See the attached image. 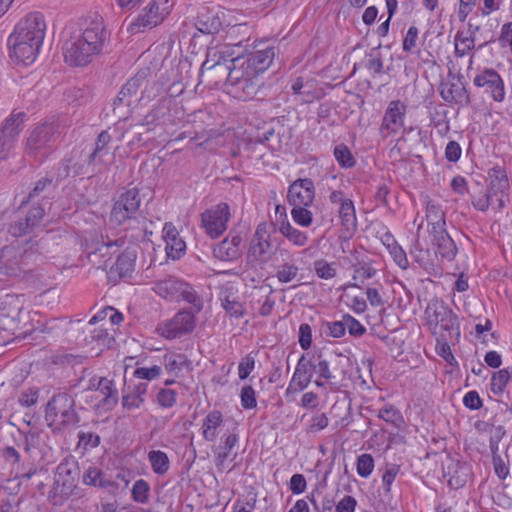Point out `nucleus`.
I'll return each instance as SVG.
<instances>
[{
    "instance_id": "f257e3e1",
    "label": "nucleus",
    "mask_w": 512,
    "mask_h": 512,
    "mask_svg": "<svg viewBox=\"0 0 512 512\" xmlns=\"http://www.w3.org/2000/svg\"><path fill=\"white\" fill-rule=\"evenodd\" d=\"M46 23L39 12L28 14L15 26L7 40L10 59L24 66L32 64L45 37Z\"/></svg>"
},
{
    "instance_id": "f03ea898",
    "label": "nucleus",
    "mask_w": 512,
    "mask_h": 512,
    "mask_svg": "<svg viewBox=\"0 0 512 512\" xmlns=\"http://www.w3.org/2000/svg\"><path fill=\"white\" fill-rule=\"evenodd\" d=\"M110 32L107 30L104 19L95 14L86 19L80 35L66 41L63 47L66 63L71 66H85L99 55L107 41Z\"/></svg>"
},
{
    "instance_id": "7ed1b4c3",
    "label": "nucleus",
    "mask_w": 512,
    "mask_h": 512,
    "mask_svg": "<svg viewBox=\"0 0 512 512\" xmlns=\"http://www.w3.org/2000/svg\"><path fill=\"white\" fill-rule=\"evenodd\" d=\"M232 71L229 73V83L225 84L228 94L236 99L247 101L251 99H263L262 78L255 72L245 68L243 64L236 63L231 59Z\"/></svg>"
},
{
    "instance_id": "20e7f679",
    "label": "nucleus",
    "mask_w": 512,
    "mask_h": 512,
    "mask_svg": "<svg viewBox=\"0 0 512 512\" xmlns=\"http://www.w3.org/2000/svg\"><path fill=\"white\" fill-rule=\"evenodd\" d=\"M428 323L434 325V334L440 339L457 340L460 327L457 315L440 299H432L426 309Z\"/></svg>"
},
{
    "instance_id": "39448f33",
    "label": "nucleus",
    "mask_w": 512,
    "mask_h": 512,
    "mask_svg": "<svg viewBox=\"0 0 512 512\" xmlns=\"http://www.w3.org/2000/svg\"><path fill=\"white\" fill-rule=\"evenodd\" d=\"M74 406L75 401L71 395L66 392L57 393L46 405L45 420L55 429L75 426L79 422V417Z\"/></svg>"
},
{
    "instance_id": "423d86ee",
    "label": "nucleus",
    "mask_w": 512,
    "mask_h": 512,
    "mask_svg": "<svg viewBox=\"0 0 512 512\" xmlns=\"http://www.w3.org/2000/svg\"><path fill=\"white\" fill-rule=\"evenodd\" d=\"M153 290L160 297L169 301L184 300L191 304L197 312L203 307V302L194 288L174 276H167L154 283Z\"/></svg>"
},
{
    "instance_id": "0eeeda50",
    "label": "nucleus",
    "mask_w": 512,
    "mask_h": 512,
    "mask_svg": "<svg viewBox=\"0 0 512 512\" xmlns=\"http://www.w3.org/2000/svg\"><path fill=\"white\" fill-rule=\"evenodd\" d=\"M150 69L145 67L140 69L132 78H130L126 84L122 87L121 91L118 93L115 104H121L126 102L127 105H130L131 102L127 100L128 97H132L136 95V93L141 89V97L140 100L150 101L155 98L162 90V86L157 82L149 83L148 77L150 75Z\"/></svg>"
},
{
    "instance_id": "6e6552de",
    "label": "nucleus",
    "mask_w": 512,
    "mask_h": 512,
    "mask_svg": "<svg viewBox=\"0 0 512 512\" xmlns=\"http://www.w3.org/2000/svg\"><path fill=\"white\" fill-rule=\"evenodd\" d=\"M173 3L171 0H153L129 26L131 33H139L146 28L159 25L170 13Z\"/></svg>"
},
{
    "instance_id": "1a4fd4ad",
    "label": "nucleus",
    "mask_w": 512,
    "mask_h": 512,
    "mask_svg": "<svg viewBox=\"0 0 512 512\" xmlns=\"http://www.w3.org/2000/svg\"><path fill=\"white\" fill-rule=\"evenodd\" d=\"M56 127L45 123L32 130L26 141V151L30 156L42 160L48 155L51 143L55 141Z\"/></svg>"
},
{
    "instance_id": "9d476101",
    "label": "nucleus",
    "mask_w": 512,
    "mask_h": 512,
    "mask_svg": "<svg viewBox=\"0 0 512 512\" xmlns=\"http://www.w3.org/2000/svg\"><path fill=\"white\" fill-rule=\"evenodd\" d=\"M141 203V197L137 188H131L122 193L115 201L111 214L110 222L115 225H122L127 220L132 219L138 211Z\"/></svg>"
},
{
    "instance_id": "9b49d317",
    "label": "nucleus",
    "mask_w": 512,
    "mask_h": 512,
    "mask_svg": "<svg viewBox=\"0 0 512 512\" xmlns=\"http://www.w3.org/2000/svg\"><path fill=\"white\" fill-rule=\"evenodd\" d=\"M406 112L407 106L400 100H392L388 104L379 127V134L383 139L399 133L402 129L405 131Z\"/></svg>"
},
{
    "instance_id": "f8f14e48",
    "label": "nucleus",
    "mask_w": 512,
    "mask_h": 512,
    "mask_svg": "<svg viewBox=\"0 0 512 512\" xmlns=\"http://www.w3.org/2000/svg\"><path fill=\"white\" fill-rule=\"evenodd\" d=\"M194 327V314L187 310H181L173 318L159 323L156 331L166 339H175L190 333Z\"/></svg>"
},
{
    "instance_id": "ddd939ff",
    "label": "nucleus",
    "mask_w": 512,
    "mask_h": 512,
    "mask_svg": "<svg viewBox=\"0 0 512 512\" xmlns=\"http://www.w3.org/2000/svg\"><path fill=\"white\" fill-rule=\"evenodd\" d=\"M231 217L227 203H219L201 215L202 227L211 238H217L227 229V222Z\"/></svg>"
},
{
    "instance_id": "4468645a",
    "label": "nucleus",
    "mask_w": 512,
    "mask_h": 512,
    "mask_svg": "<svg viewBox=\"0 0 512 512\" xmlns=\"http://www.w3.org/2000/svg\"><path fill=\"white\" fill-rule=\"evenodd\" d=\"M25 114L12 113L0 128V161L7 158L23 129Z\"/></svg>"
},
{
    "instance_id": "2eb2a0df",
    "label": "nucleus",
    "mask_w": 512,
    "mask_h": 512,
    "mask_svg": "<svg viewBox=\"0 0 512 512\" xmlns=\"http://www.w3.org/2000/svg\"><path fill=\"white\" fill-rule=\"evenodd\" d=\"M272 253V244L270 241L269 225L265 222L260 223L253 235L248 258L257 263H265Z\"/></svg>"
},
{
    "instance_id": "dca6fc26",
    "label": "nucleus",
    "mask_w": 512,
    "mask_h": 512,
    "mask_svg": "<svg viewBox=\"0 0 512 512\" xmlns=\"http://www.w3.org/2000/svg\"><path fill=\"white\" fill-rule=\"evenodd\" d=\"M276 47L267 45L263 48L256 49L244 57L233 58L236 63L243 64V66L260 76L272 64L275 57Z\"/></svg>"
},
{
    "instance_id": "f3484780",
    "label": "nucleus",
    "mask_w": 512,
    "mask_h": 512,
    "mask_svg": "<svg viewBox=\"0 0 512 512\" xmlns=\"http://www.w3.org/2000/svg\"><path fill=\"white\" fill-rule=\"evenodd\" d=\"M47 207H50V202L43 199L41 204L30 209L25 218L14 221L10 225L9 232L14 237H21L31 233L44 217Z\"/></svg>"
},
{
    "instance_id": "a211bd4d",
    "label": "nucleus",
    "mask_w": 512,
    "mask_h": 512,
    "mask_svg": "<svg viewBox=\"0 0 512 512\" xmlns=\"http://www.w3.org/2000/svg\"><path fill=\"white\" fill-rule=\"evenodd\" d=\"M24 250L20 246L8 245L0 249V273L5 276H19L23 270Z\"/></svg>"
},
{
    "instance_id": "6ab92c4d",
    "label": "nucleus",
    "mask_w": 512,
    "mask_h": 512,
    "mask_svg": "<svg viewBox=\"0 0 512 512\" xmlns=\"http://www.w3.org/2000/svg\"><path fill=\"white\" fill-rule=\"evenodd\" d=\"M476 87H485L493 100L502 102L505 98L504 82L501 76L492 68H485L473 79Z\"/></svg>"
},
{
    "instance_id": "aec40b11",
    "label": "nucleus",
    "mask_w": 512,
    "mask_h": 512,
    "mask_svg": "<svg viewBox=\"0 0 512 512\" xmlns=\"http://www.w3.org/2000/svg\"><path fill=\"white\" fill-rule=\"evenodd\" d=\"M314 197V183L309 178L297 179L288 188L287 198L292 206H309Z\"/></svg>"
},
{
    "instance_id": "412c9836",
    "label": "nucleus",
    "mask_w": 512,
    "mask_h": 512,
    "mask_svg": "<svg viewBox=\"0 0 512 512\" xmlns=\"http://www.w3.org/2000/svg\"><path fill=\"white\" fill-rule=\"evenodd\" d=\"M242 249V237L230 234L213 249V254L221 261H235L241 257Z\"/></svg>"
},
{
    "instance_id": "4be33fe9",
    "label": "nucleus",
    "mask_w": 512,
    "mask_h": 512,
    "mask_svg": "<svg viewBox=\"0 0 512 512\" xmlns=\"http://www.w3.org/2000/svg\"><path fill=\"white\" fill-rule=\"evenodd\" d=\"M432 245L435 247L436 254L442 258L452 261L457 255V246L452 237L446 231V228L439 230H429Z\"/></svg>"
},
{
    "instance_id": "5701e85b",
    "label": "nucleus",
    "mask_w": 512,
    "mask_h": 512,
    "mask_svg": "<svg viewBox=\"0 0 512 512\" xmlns=\"http://www.w3.org/2000/svg\"><path fill=\"white\" fill-rule=\"evenodd\" d=\"M313 373L312 358L307 357V355H302L297 362L294 374L286 392L288 393L293 386H295V390H304L310 384Z\"/></svg>"
},
{
    "instance_id": "b1692460",
    "label": "nucleus",
    "mask_w": 512,
    "mask_h": 512,
    "mask_svg": "<svg viewBox=\"0 0 512 512\" xmlns=\"http://www.w3.org/2000/svg\"><path fill=\"white\" fill-rule=\"evenodd\" d=\"M163 238L166 242L165 250L167 256L173 260L179 259L186 250V243L179 237V233L172 223H165Z\"/></svg>"
},
{
    "instance_id": "393cba45",
    "label": "nucleus",
    "mask_w": 512,
    "mask_h": 512,
    "mask_svg": "<svg viewBox=\"0 0 512 512\" xmlns=\"http://www.w3.org/2000/svg\"><path fill=\"white\" fill-rule=\"evenodd\" d=\"M96 380L93 379L91 386L95 387L96 393H99L98 397H102L99 400V405L104 409H112L118 402V391L113 387V381L101 377L97 380V384H95Z\"/></svg>"
},
{
    "instance_id": "a878e982",
    "label": "nucleus",
    "mask_w": 512,
    "mask_h": 512,
    "mask_svg": "<svg viewBox=\"0 0 512 512\" xmlns=\"http://www.w3.org/2000/svg\"><path fill=\"white\" fill-rule=\"evenodd\" d=\"M148 384L140 382L133 386L128 385L123 392L122 406L127 410L138 409L142 406L145 399L144 396L147 393Z\"/></svg>"
},
{
    "instance_id": "bb28decb",
    "label": "nucleus",
    "mask_w": 512,
    "mask_h": 512,
    "mask_svg": "<svg viewBox=\"0 0 512 512\" xmlns=\"http://www.w3.org/2000/svg\"><path fill=\"white\" fill-rule=\"evenodd\" d=\"M162 364L165 371L175 378L180 377L184 369H191V361L182 353L168 352L164 354Z\"/></svg>"
},
{
    "instance_id": "cd10ccee",
    "label": "nucleus",
    "mask_w": 512,
    "mask_h": 512,
    "mask_svg": "<svg viewBox=\"0 0 512 512\" xmlns=\"http://www.w3.org/2000/svg\"><path fill=\"white\" fill-rule=\"evenodd\" d=\"M233 64L231 59H223V61L217 60L212 62L206 59L201 66V74L208 72L210 77L215 78V82L225 80V84L229 83V73L232 71Z\"/></svg>"
},
{
    "instance_id": "c85d7f7f",
    "label": "nucleus",
    "mask_w": 512,
    "mask_h": 512,
    "mask_svg": "<svg viewBox=\"0 0 512 512\" xmlns=\"http://www.w3.org/2000/svg\"><path fill=\"white\" fill-rule=\"evenodd\" d=\"M439 92L445 102H455L466 105L470 103V96L462 84L452 82L442 83Z\"/></svg>"
},
{
    "instance_id": "c756f323",
    "label": "nucleus",
    "mask_w": 512,
    "mask_h": 512,
    "mask_svg": "<svg viewBox=\"0 0 512 512\" xmlns=\"http://www.w3.org/2000/svg\"><path fill=\"white\" fill-rule=\"evenodd\" d=\"M83 483L86 485L107 489L109 491L118 489V484L109 479L107 475L96 466H90L84 472Z\"/></svg>"
},
{
    "instance_id": "7c9ffc66",
    "label": "nucleus",
    "mask_w": 512,
    "mask_h": 512,
    "mask_svg": "<svg viewBox=\"0 0 512 512\" xmlns=\"http://www.w3.org/2000/svg\"><path fill=\"white\" fill-rule=\"evenodd\" d=\"M136 250L126 248L117 258L114 266L111 267V274H117L120 278L130 276L134 271Z\"/></svg>"
},
{
    "instance_id": "2f4dec72",
    "label": "nucleus",
    "mask_w": 512,
    "mask_h": 512,
    "mask_svg": "<svg viewBox=\"0 0 512 512\" xmlns=\"http://www.w3.org/2000/svg\"><path fill=\"white\" fill-rule=\"evenodd\" d=\"M338 214L343 232L346 236L351 237L357 230V219L353 201L341 203Z\"/></svg>"
},
{
    "instance_id": "473e14b6",
    "label": "nucleus",
    "mask_w": 512,
    "mask_h": 512,
    "mask_svg": "<svg viewBox=\"0 0 512 512\" xmlns=\"http://www.w3.org/2000/svg\"><path fill=\"white\" fill-rule=\"evenodd\" d=\"M195 26L203 34H216L222 27V21L216 13L205 10L198 14Z\"/></svg>"
},
{
    "instance_id": "72a5a7b5",
    "label": "nucleus",
    "mask_w": 512,
    "mask_h": 512,
    "mask_svg": "<svg viewBox=\"0 0 512 512\" xmlns=\"http://www.w3.org/2000/svg\"><path fill=\"white\" fill-rule=\"evenodd\" d=\"M315 83L316 81L314 79L305 80L302 77H297L293 80L291 89L294 94L302 95L304 102L310 103L319 97L316 92Z\"/></svg>"
},
{
    "instance_id": "f704fd0d",
    "label": "nucleus",
    "mask_w": 512,
    "mask_h": 512,
    "mask_svg": "<svg viewBox=\"0 0 512 512\" xmlns=\"http://www.w3.org/2000/svg\"><path fill=\"white\" fill-rule=\"evenodd\" d=\"M83 173V164L74 156L65 157L57 167V179L64 180L68 177H76Z\"/></svg>"
},
{
    "instance_id": "c9c22d12",
    "label": "nucleus",
    "mask_w": 512,
    "mask_h": 512,
    "mask_svg": "<svg viewBox=\"0 0 512 512\" xmlns=\"http://www.w3.org/2000/svg\"><path fill=\"white\" fill-rule=\"evenodd\" d=\"M222 413L218 410L211 411L203 420L202 435L206 441H214L217 437L216 429L222 424Z\"/></svg>"
},
{
    "instance_id": "e433bc0d",
    "label": "nucleus",
    "mask_w": 512,
    "mask_h": 512,
    "mask_svg": "<svg viewBox=\"0 0 512 512\" xmlns=\"http://www.w3.org/2000/svg\"><path fill=\"white\" fill-rule=\"evenodd\" d=\"M126 243V238L121 236L115 239L110 238L108 235L101 236V244L96 247L95 251L92 252V255L99 254L102 257L107 255H112L118 252V250L124 247Z\"/></svg>"
},
{
    "instance_id": "4c0bfd02",
    "label": "nucleus",
    "mask_w": 512,
    "mask_h": 512,
    "mask_svg": "<svg viewBox=\"0 0 512 512\" xmlns=\"http://www.w3.org/2000/svg\"><path fill=\"white\" fill-rule=\"evenodd\" d=\"M352 267L354 270L352 280L354 282L348 283L347 287L360 288L361 286L357 281L364 283L365 280L373 278L377 273V270L371 265V263L364 261L353 264Z\"/></svg>"
},
{
    "instance_id": "58836bf2",
    "label": "nucleus",
    "mask_w": 512,
    "mask_h": 512,
    "mask_svg": "<svg viewBox=\"0 0 512 512\" xmlns=\"http://www.w3.org/2000/svg\"><path fill=\"white\" fill-rule=\"evenodd\" d=\"M148 460L153 472L157 475H164L169 470L170 461L167 454L163 451L151 450L148 453Z\"/></svg>"
},
{
    "instance_id": "ea45409f",
    "label": "nucleus",
    "mask_w": 512,
    "mask_h": 512,
    "mask_svg": "<svg viewBox=\"0 0 512 512\" xmlns=\"http://www.w3.org/2000/svg\"><path fill=\"white\" fill-rule=\"evenodd\" d=\"M426 219L428 225L431 226L430 230H439L445 228V214L440 206L433 203H428L426 207Z\"/></svg>"
},
{
    "instance_id": "a19ab883",
    "label": "nucleus",
    "mask_w": 512,
    "mask_h": 512,
    "mask_svg": "<svg viewBox=\"0 0 512 512\" xmlns=\"http://www.w3.org/2000/svg\"><path fill=\"white\" fill-rule=\"evenodd\" d=\"M279 231L285 238L296 246L302 247L306 245L308 241L307 234L294 228L288 221L281 223Z\"/></svg>"
},
{
    "instance_id": "79ce46f5",
    "label": "nucleus",
    "mask_w": 512,
    "mask_h": 512,
    "mask_svg": "<svg viewBox=\"0 0 512 512\" xmlns=\"http://www.w3.org/2000/svg\"><path fill=\"white\" fill-rule=\"evenodd\" d=\"M112 337L109 336L106 328H95L90 331V335L85 337V341L87 344L96 343L97 347H93L92 349H97L101 351L103 348H108L110 346Z\"/></svg>"
},
{
    "instance_id": "37998d69",
    "label": "nucleus",
    "mask_w": 512,
    "mask_h": 512,
    "mask_svg": "<svg viewBox=\"0 0 512 512\" xmlns=\"http://www.w3.org/2000/svg\"><path fill=\"white\" fill-rule=\"evenodd\" d=\"M299 267L290 262L283 263L277 267L276 278L280 283H289L297 278Z\"/></svg>"
},
{
    "instance_id": "c03bdc74",
    "label": "nucleus",
    "mask_w": 512,
    "mask_h": 512,
    "mask_svg": "<svg viewBox=\"0 0 512 512\" xmlns=\"http://www.w3.org/2000/svg\"><path fill=\"white\" fill-rule=\"evenodd\" d=\"M334 156L342 168H352L356 164V160L352 152L345 144L335 146Z\"/></svg>"
},
{
    "instance_id": "a18cd8bd",
    "label": "nucleus",
    "mask_w": 512,
    "mask_h": 512,
    "mask_svg": "<svg viewBox=\"0 0 512 512\" xmlns=\"http://www.w3.org/2000/svg\"><path fill=\"white\" fill-rule=\"evenodd\" d=\"M131 495L135 502L140 504L147 503L150 495L149 484L143 479L135 481L131 490Z\"/></svg>"
},
{
    "instance_id": "49530a36",
    "label": "nucleus",
    "mask_w": 512,
    "mask_h": 512,
    "mask_svg": "<svg viewBox=\"0 0 512 512\" xmlns=\"http://www.w3.org/2000/svg\"><path fill=\"white\" fill-rule=\"evenodd\" d=\"M455 54L456 56L463 57L468 51L472 50L475 45V37L463 36L462 33H457L455 36Z\"/></svg>"
},
{
    "instance_id": "de8ad7c7",
    "label": "nucleus",
    "mask_w": 512,
    "mask_h": 512,
    "mask_svg": "<svg viewBox=\"0 0 512 512\" xmlns=\"http://www.w3.org/2000/svg\"><path fill=\"white\" fill-rule=\"evenodd\" d=\"M494 177L490 181V192L492 195L496 194L497 191L505 193L509 189V180L507 175L502 170H495Z\"/></svg>"
},
{
    "instance_id": "09e8293b",
    "label": "nucleus",
    "mask_w": 512,
    "mask_h": 512,
    "mask_svg": "<svg viewBox=\"0 0 512 512\" xmlns=\"http://www.w3.org/2000/svg\"><path fill=\"white\" fill-rule=\"evenodd\" d=\"M511 378V374L507 369H501L495 372L491 379V390L497 394L501 393Z\"/></svg>"
},
{
    "instance_id": "8fccbe9b",
    "label": "nucleus",
    "mask_w": 512,
    "mask_h": 512,
    "mask_svg": "<svg viewBox=\"0 0 512 512\" xmlns=\"http://www.w3.org/2000/svg\"><path fill=\"white\" fill-rule=\"evenodd\" d=\"M387 247L389 252L395 261V263L403 270H406L409 266V262L405 251L392 239V243H388Z\"/></svg>"
},
{
    "instance_id": "3c124183",
    "label": "nucleus",
    "mask_w": 512,
    "mask_h": 512,
    "mask_svg": "<svg viewBox=\"0 0 512 512\" xmlns=\"http://www.w3.org/2000/svg\"><path fill=\"white\" fill-rule=\"evenodd\" d=\"M312 358V366L313 371L318 374L320 378L325 380H330L333 378L332 372L330 370V362L326 359H323L321 355L318 357Z\"/></svg>"
},
{
    "instance_id": "603ef678",
    "label": "nucleus",
    "mask_w": 512,
    "mask_h": 512,
    "mask_svg": "<svg viewBox=\"0 0 512 512\" xmlns=\"http://www.w3.org/2000/svg\"><path fill=\"white\" fill-rule=\"evenodd\" d=\"M308 206H293L291 216L298 225L308 227L312 224V213L307 209Z\"/></svg>"
},
{
    "instance_id": "864d4df0",
    "label": "nucleus",
    "mask_w": 512,
    "mask_h": 512,
    "mask_svg": "<svg viewBox=\"0 0 512 512\" xmlns=\"http://www.w3.org/2000/svg\"><path fill=\"white\" fill-rule=\"evenodd\" d=\"M356 469L359 476L367 478L374 469V459L370 454H362L357 458Z\"/></svg>"
},
{
    "instance_id": "5fc2aeb1",
    "label": "nucleus",
    "mask_w": 512,
    "mask_h": 512,
    "mask_svg": "<svg viewBox=\"0 0 512 512\" xmlns=\"http://www.w3.org/2000/svg\"><path fill=\"white\" fill-rule=\"evenodd\" d=\"M111 141V136L107 131H102L97 138V141L95 143L94 150L90 153L88 156L86 162L88 165H91L95 159L100 155L101 152H103L108 145V143Z\"/></svg>"
},
{
    "instance_id": "6e6d98bb",
    "label": "nucleus",
    "mask_w": 512,
    "mask_h": 512,
    "mask_svg": "<svg viewBox=\"0 0 512 512\" xmlns=\"http://www.w3.org/2000/svg\"><path fill=\"white\" fill-rule=\"evenodd\" d=\"M222 307L229 316L235 318L243 317L246 312L245 307L241 302L236 299H230V297H225L222 301Z\"/></svg>"
},
{
    "instance_id": "4d7b16f0",
    "label": "nucleus",
    "mask_w": 512,
    "mask_h": 512,
    "mask_svg": "<svg viewBox=\"0 0 512 512\" xmlns=\"http://www.w3.org/2000/svg\"><path fill=\"white\" fill-rule=\"evenodd\" d=\"M314 270L316 275L321 279L328 280L336 276V269L324 259L314 262Z\"/></svg>"
},
{
    "instance_id": "13d9d810",
    "label": "nucleus",
    "mask_w": 512,
    "mask_h": 512,
    "mask_svg": "<svg viewBox=\"0 0 512 512\" xmlns=\"http://www.w3.org/2000/svg\"><path fill=\"white\" fill-rule=\"evenodd\" d=\"M110 314L109 316V322L112 324V325H118L119 323H121L123 321V315L122 313L118 312L117 310H115L114 308L112 307H109L103 311H101L100 313L94 315L88 322V324L90 326L94 325L97 321L99 320H103L105 318V316L107 314Z\"/></svg>"
},
{
    "instance_id": "bf43d9fd",
    "label": "nucleus",
    "mask_w": 512,
    "mask_h": 512,
    "mask_svg": "<svg viewBox=\"0 0 512 512\" xmlns=\"http://www.w3.org/2000/svg\"><path fill=\"white\" fill-rule=\"evenodd\" d=\"M343 324L351 336L361 337L366 333V328L350 314L343 315Z\"/></svg>"
},
{
    "instance_id": "052dcab7",
    "label": "nucleus",
    "mask_w": 512,
    "mask_h": 512,
    "mask_svg": "<svg viewBox=\"0 0 512 512\" xmlns=\"http://www.w3.org/2000/svg\"><path fill=\"white\" fill-rule=\"evenodd\" d=\"M162 373L161 366L154 365L152 367H139L134 371V376L141 380H154Z\"/></svg>"
},
{
    "instance_id": "680f3d73",
    "label": "nucleus",
    "mask_w": 512,
    "mask_h": 512,
    "mask_svg": "<svg viewBox=\"0 0 512 512\" xmlns=\"http://www.w3.org/2000/svg\"><path fill=\"white\" fill-rule=\"evenodd\" d=\"M177 393L172 389H160L157 393V403L163 408H171L176 404Z\"/></svg>"
},
{
    "instance_id": "e2e57ef3",
    "label": "nucleus",
    "mask_w": 512,
    "mask_h": 512,
    "mask_svg": "<svg viewBox=\"0 0 512 512\" xmlns=\"http://www.w3.org/2000/svg\"><path fill=\"white\" fill-rule=\"evenodd\" d=\"M241 405L245 409H252L257 406L255 391L252 386L245 385L241 389Z\"/></svg>"
},
{
    "instance_id": "0e129e2a",
    "label": "nucleus",
    "mask_w": 512,
    "mask_h": 512,
    "mask_svg": "<svg viewBox=\"0 0 512 512\" xmlns=\"http://www.w3.org/2000/svg\"><path fill=\"white\" fill-rule=\"evenodd\" d=\"M299 344L303 350H308L312 343V329L309 324L302 323L299 327Z\"/></svg>"
},
{
    "instance_id": "69168bd1",
    "label": "nucleus",
    "mask_w": 512,
    "mask_h": 512,
    "mask_svg": "<svg viewBox=\"0 0 512 512\" xmlns=\"http://www.w3.org/2000/svg\"><path fill=\"white\" fill-rule=\"evenodd\" d=\"M418 28L415 26H410L407 30L406 36L403 40V50L406 52H412L416 45L418 39Z\"/></svg>"
},
{
    "instance_id": "338daca9",
    "label": "nucleus",
    "mask_w": 512,
    "mask_h": 512,
    "mask_svg": "<svg viewBox=\"0 0 512 512\" xmlns=\"http://www.w3.org/2000/svg\"><path fill=\"white\" fill-rule=\"evenodd\" d=\"M328 423L329 420L325 413L315 414L310 420L308 431L312 433L321 431L328 426Z\"/></svg>"
},
{
    "instance_id": "774afa93",
    "label": "nucleus",
    "mask_w": 512,
    "mask_h": 512,
    "mask_svg": "<svg viewBox=\"0 0 512 512\" xmlns=\"http://www.w3.org/2000/svg\"><path fill=\"white\" fill-rule=\"evenodd\" d=\"M255 366V359L251 355L244 357L238 366V374L241 380L246 379L253 371Z\"/></svg>"
}]
</instances>
